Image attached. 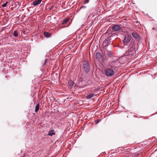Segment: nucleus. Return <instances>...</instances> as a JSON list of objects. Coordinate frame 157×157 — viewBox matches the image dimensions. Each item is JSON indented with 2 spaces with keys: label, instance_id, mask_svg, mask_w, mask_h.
<instances>
[{
  "label": "nucleus",
  "instance_id": "nucleus-1",
  "mask_svg": "<svg viewBox=\"0 0 157 157\" xmlns=\"http://www.w3.org/2000/svg\"><path fill=\"white\" fill-rule=\"evenodd\" d=\"M137 46V44L136 43L134 40H131L128 46V54L131 56L134 55L135 49Z\"/></svg>",
  "mask_w": 157,
  "mask_h": 157
},
{
  "label": "nucleus",
  "instance_id": "nucleus-2",
  "mask_svg": "<svg viewBox=\"0 0 157 157\" xmlns=\"http://www.w3.org/2000/svg\"><path fill=\"white\" fill-rule=\"evenodd\" d=\"M82 68L86 72H88L90 69V66L88 62L86 61H82Z\"/></svg>",
  "mask_w": 157,
  "mask_h": 157
},
{
  "label": "nucleus",
  "instance_id": "nucleus-3",
  "mask_svg": "<svg viewBox=\"0 0 157 157\" xmlns=\"http://www.w3.org/2000/svg\"><path fill=\"white\" fill-rule=\"evenodd\" d=\"M131 40V36L128 34L126 35L123 40V43L125 45H127Z\"/></svg>",
  "mask_w": 157,
  "mask_h": 157
},
{
  "label": "nucleus",
  "instance_id": "nucleus-4",
  "mask_svg": "<svg viewBox=\"0 0 157 157\" xmlns=\"http://www.w3.org/2000/svg\"><path fill=\"white\" fill-rule=\"evenodd\" d=\"M105 74L107 76L111 77L113 75L114 71L113 69L111 68H108L106 70Z\"/></svg>",
  "mask_w": 157,
  "mask_h": 157
},
{
  "label": "nucleus",
  "instance_id": "nucleus-5",
  "mask_svg": "<svg viewBox=\"0 0 157 157\" xmlns=\"http://www.w3.org/2000/svg\"><path fill=\"white\" fill-rule=\"evenodd\" d=\"M121 28L120 26L118 25H114L112 27V29L115 31H119Z\"/></svg>",
  "mask_w": 157,
  "mask_h": 157
},
{
  "label": "nucleus",
  "instance_id": "nucleus-6",
  "mask_svg": "<svg viewBox=\"0 0 157 157\" xmlns=\"http://www.w3.org/2000/svg\"><path fill=\"white\" fill-rule=\"evenodd\" d=\"M133 37L137 40L139 41L140 39V37L139 35L136 33L133 32L132 33Z\"/></svg>",
  "mask_w": 157,
  "mask_h": 157
},
{
  "label": "nucleus",
  "instance_id": "nucleus-7",
  "mask_svg": "<svg viewBox=\"0 0 157 157\" xmlns=\"http://www.w3.org/2000/svg\"><path fill=\"white\" fill-rule=\"evenodd\" d=\"M42 0H37L36 1H34L31 3L32 5L36 6L40 3Z\"/></svg>",
  "mask_w": 157,
  "mask_h": 157
},
{
  "label": "nucleus",
  "instance_id": "nucleus-8",
  "mask_svg": "<svg viewBox=\"0 0 157 157\" xmlns=\"http://www.w3.org/2000/svg\"><path fill=\"white\" fill-rule=\"evenodd\" d=\"M95 56L96 59L98 61H100L101 59L102 56L100 52H97L96 53Z\"/></svg>",
  "mask_w": 157,
  "mask_h": 157
},
{
  "label": "nucleus",
  "instance_id": "nucleus-9",
  "mask_svg": "<svg viewBox=\"0 0 157 157\" xmlns=\"http://www.w3.org/2000/svg\"><path fill=\"white\" fill-rule=\"evenodd\" d=\"M68 87L69 88H71L74 86V82L71 80L69 81L68 82Z\"/></svg>",
  "mask_w": 157,
  "mask_h": 157
},
{
  "label": "nucleus",
  "instance_id": "nucleus-10",
  "mask_svg": "<svg viewBox=\"0 0 157 157\" xmlns=\"http://www.w3.org/2000/svg\"><path fill=\"white\" fill-rule=\"evenodd\" d=\"M55 134V133L54 130L49 131L48 134V135L50 136H52L53 135H54Z\"/></svg>",
  "mask_w": 157,
  "mask_h": 157
},
{
  "label": "nucleus",
  "instance_id": "nucleus-11",
  "mask_svg": "<svg viewBox=\"0 0 157 157\" xmlns=\"http://www.w3.org/2000/svg\"><path fill=\"white\" fill-rule=\"evenodd\" d=\"M44 34L45 37H49L51 36V34L48 32H44Z\"/></svg>",
  "mask_w": 157,
  "mask_h": 157
},
{
  "label": "nucleus",
  "instance_id": "nucleus-12",
  "mask_svg": "<svg viewBox=\"0 0 157 157\" xmlns=\"http://www.w3.org/2000/svg\"><path fill=\"white\" fill-rule=\"evenodd\" d=\"M94 96V94H91L87 95L86 98L88 99H90Z\"/></svg>",
  "mask_w": 157,
  "mask_h": 157
},
{
  "label": "nucleus",
  "instance_id": "nucleus-13",
  "mask_svg": "<svg viewBox=\"0 0 157 157\" xmlns=\"http://www.w3.org/2000/svg\"><path fill=\"white\" fill-rule=\"evenodd\" d=\"M103 44L104 45L106 46L109 44V41L108 40H105L103 42Z\"/></svg>",
  "mask_w": 157,
  "mask_h": 157
},
{
  "label": "nucleus",
  "instance_id": "nucleus-14",
  "mask_svg": "<svg viewBox=\"0 0 157 157\" xmlns=\"http://www.w3.org/2000/svg\"><path fill=\"white\" fill-rule=\"evenodd\" d=\"M39 106L40 104L39 103L37 104L36 105L35 108V111L36 112L39 109Z\"/></svg>",
  "mask_w": 157,
  "mask_h": 157
},
{
  "label": "nucleus",
  "instance_id": "nucleus-15",
  "mask_svg": "<svg viewBox=\"0 0 157 157\" xmlns=\"http://www.w3.org/2000/svg\"><path fill=\"white\" fill-rule=\"evenodd\" d=\"M13 35L15 37H17L18 36V32L17 30H15L14 31Z\"/></svg>",
  "mask_w": 157,
  "mask_h": 157
},
{
  "label": "nucleus",
  "instance_id": "nucleus-16",
  "mask_svg": "<svg viewBox=\"0 0 157 157\" xmlns=\"http://www.w3.org/2000/svg\"><path fill=\"white\" fill-rule=\"evenodd\" d=\"M69 20L68 19H66L65 20H64L63 22H62V24H66V23H67L68 22V21H69Z\"/></svg>",
  "mask_w": 157,
  "mask_h": 157
},
{
  "label": "nucleus",
  "instance_id": "nucleus-17",
  "mask_svg": "<svg viewBox=\"0 0 157 157\" xmlns=\"http://www.w3.org/2000/svg\"><path fill=\"white\" fill-rule=\"evenodd\" d=\"M47 59H45L43 63V66H44V65H46V63H47Z\"/></svg>",
  "mask_w": 157,
  "mask_h": 157
},
{
  "label": "nucleus",
  "instance_id": "nucleus-18",
  "mask_svg": "<svg viewBox=\"0 0 157 157\" xmlns=\"http://www.w3.org/2000/svg\"><path fill=\"white\" fill-rule=\"evenodd\" d=\"M8 3V2H6V3H5L3 4L2 5V7H5L6 6V5Z\"/></svg>",
  "mask_w": 157,
  "mask_h": 157
},
{
  "label": "nucleus",
  "instance_id": "nucleus-19",
  "mask_svg": "<svg viewBox=\"0 0 157 157\" xmlns=\"http://www.w3.org/2000/svg\"><path fill=\"white\" fill-rule=\"evenodd\" d=\"M82 83V82H79V86L80 87V88H82V87H83L85 85H80V84L81 83Z\"/></svg>",
  "mask_w": 157,
  "mask_h": 157
},
{
  "label": "nucleus",
  "instance_id": "nucleus-20",
  "mask_svg": "<svg viewBox=\"0 0 157 157\" xmlns=\"http://www.w3.org/2000/svg\"><path fill=\"white\" fill-rule=\"evenodd\" d=\"M89 2V0H86V1H85L84 2V3H87Z\"/></svg>",
  "mask_w": 157,
  "mask_h": 157
},
{
  "label": "nucleus",
  "instance_id": "nucleus-21",
  "mask_svg": "<svg viewBox=\"0 0 157 157\" xmlns=\"http://www.w3.org/2000/svg\"><path fill=\"white\" fill-rule=\"evenodd\" d=\"M100 121V120H98L97 121H96V124H98V123Z\"/></svg>",
  "mask_w": 157,
  "mask_h": 157
},
{
  "label": "nucleus",
  "instance_id": "nucleus-22",
  "mask_svg": "<svg viewBox=\"0 0 157 157\" xmlns=\"http://www.w3.org/2000/svg\"><path fill=\"white\" fill-rule=\"evenodd\" d=\"M86 8V6H82V7H81V8Z\"/></svg>",
  "mask_w": 157,
  "mask_h": 157
},
{
  "label": "nucleus",
  "instance_id": "nucleus-23",
  "mask_svg": "<svg viewBox=\"0 0 157 157\" xmlns=\"http://www.w3.org/2000/svg\"><path fill=\"white\" fill-rule=\"evenodd\" d=\"M52 7H49V9L50 10H51L52 8Z\"/></svg>",
  "mask_w": 157,
  "mask_h": 157
},
{
  "label": "nucleus",
  "instance_id": "nucleus-24",
  "mask_svg": "<svg viewBox=\"0 0 157 157\" xmlns=\"http://www.w3.org/2000/svg\"><path fill=\"white\" fill-rule=\"evenodd\" d=\"M152 29V30H155V28H153Z\"/></svg>",
  "mask_w": 157,
  "mask_h": 157
}]
</instances>
